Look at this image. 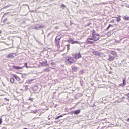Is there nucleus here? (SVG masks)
Instances as JSON below:
<instances>
[{"mask_svg":"<svg viewBox=\"0 0 129 129\" xmlns=\"http://www.w3.org/2000/svg\"><path fill=\"white\" fill-rule=\"evenodd\" d=\"M92 35V36L88 38L87 39V42L90 44L93 43L94 41L97 40L100 37L98 34L94 32L93 33Z\"/></svg>","mask_w":129,"mask_h":129,"instance_id":"obj_1","label":"nucleus"},{"mask_svg":"<svg viewBox=\"0 0 129 129\" xmlns=\"http://www.w3.org/2000/svg\"><path fill=\"white\" fill-rule=\"evenodd\" d=\"M61 38V37L60 36V35H59L56 37L55 39V43L58 47L59 46V43L60 42V40Z\"/></svg>","mask_w":129,"mask_h":129,"instance_id":"obj_2","label":"nucleus"},{"mask_svg":"<svg viewBox=\"0 0 129 129\" xmlns=\"http://www.w3.org/2000/svg\"><path fill=\"white\" fill-rule=\"evenodd\" d=\"M66 60L70 63H73L74 62V60L70 57L67 56L66 57Z\"/></svg>","mask_w":129,"mask_h":129,"instance_id":"obj_3","label":"nucleus"},{"mask_svg":"<svg viewBox=\"0 0 129 129\" xmlns=\"http://www.w3.org/2000/svg\"><path fill=\"white\" fill-rule=\"evenodd\" d=\"M16 56L15 53H12L8 54L7 56V58H12Z\"/></svg>","mask_w":129,"mask_h":129,"instance_id":"obj_4","label":"nucleus"},{"mask_svg":"<svg viewBox=\"0 0 129 129\" xmlns=\"http://www.w3.org/2000/svg\"><path fill=\"white\" fill-rule=\"evenodd\" d=\"M73 57L74 58L76 59H78L81 57V55L79 54L73 55Z\"/></svg>","mask_w":129,"mask_h":129,"instance_id":"obj_5","label":"nucleus"},{"mask_svg":"<svg viewBox=\"0 0 129 129\" xmlns=\"http://www.w3.org/2000/svg\"><path fill=\"white\" fill-rule=\"evenodd\" d=\"M114 58V57L111 56L110 55H108V57L107 59L109 61H110L113 60Z\"/></svg>","mask_w":129,"mask_h":129,"instance_id":"obj_6","label":"nucleus"},{"mask_svg":"<svg viewBox=\"0 0 129 129\" xmlns=\"http://www.w3.org/2000/svg\"><path fill=\"white\" fill-rule=\"evenodd\" d=\"M80 112V110H76L74 111H72L71 112V114H78Z\"/></svg>","mask_w":129,"mask_h":129,"instance_id":"obj_7","label":"nucleus"},{"mask_svg":"<svg viewBox=\"0 0 129 129\" xmlns=\"http://www.w3.org/2000/svg\"><path fill=\"white\" fill-rule=\"evenodd\" d=\"M13 67L15 69H22L23 67H20L18 66H13Z\"/></svg>","mask_w":129,"mask_h":129,"instance_id":"obj_8","label":"nucleus"},{"mask_svg":"<svg viewBox=\"0 0 129 129\" xmlns=\"http://www.w3.org/2000/svg\"><path fill=\"white\" fill-rule=\"evenodd\" d=\"M94 54L98 56H101L102 54L101 53L97 51H95Z\"/></svg>","mask_w":129,"mask_h":129,"instance_id":"obj_9","label":"nucleus"},{"mask_svg":"<svg viewBox=\"0 0 129 129\" xmlns=\"http://www.w3.org/2000/svg\"><path fill=\"white\" fill-rule=\"evenodd\" d=\"M123 83L121 84V85L122 86H124L126 84V82H125V78H123Z\"/></svg>","mask_w":129,"mask_h":129,"instance_id":"obj_10","label":"nucleus"},{"mask_svg":"<svg viewBox=\"0 0 129 129\" xmlns=\"http://www.w3.org/2000/svg\"><path fill=\"white\" fill-rule=\"evenodd\" d=\"M73 41L72 38H70L68 40V42L72 44L73 43Z\"/></svg>","mask_w":129,"mask_h":129,"instance_id":"obj_11","label":"nucleus"},{"mask_svg":"<svg viewBox=\"0 0 129 129\" xmlns=\"http://www.w3.org/2000/svg\"><path fill=\"white\" fill-rule=\"evenodd\" d=\"M50 68H47L45 69L44 70V71H46V72H48L50 70Z\"/></svg>","mask_w":129,"mask_h":129,"instance_id":"obj_12","label":"nucleus"},{"mask_svg":"<svg viewBox=\"0 0 129 129\" xmlns=\"http://www.w3.org/2000/svg\"><path fill=\"white\" fill-rule=\"evenodd\" d=\"M42 27V26H36V27L35 28L37 30L39 29L40 28H41Z\"/></svg>","mask_w":129,"mask_h":129,"instance_id":"obj_13","label":"nucleus"},{"mask_svg":"<svg viewBox=\"0 0 129 129\" xmlns=\"http://www.w3.org/2000/svg\"><path fill=\"white\" fill-rule=\"evenodd\" d=\"M33 80V79L28 80L27 81V82L28 83L30 84L31 83V81Z\"/></svg>","mask_w":129,"mask_h":129,"instance_id":"obj_14","label":"nucleus"},{"mask_svg":"<svg viewBox=\"0 0 129 129\" xmlns=\"http://www.w3.org/2000/svg\"><path fill=\"white\" fill-rule=\"evenodd\" d=\"M10 81L11 82L13 83L14 81V79L13 78H11L10 79Z\"/></svg>","mask_w":129,"mask_h":129,"instance_id":"obj_15","label":"nucleus"},{"mask_svg":"<svg viewBox=\"0 0 129 129\" xmlns=\"http://www.w3.org/2000/svg\"><path fill=\"white\" fill-rule=\"evenodd\" d=\"M76 43L80 44V43L78 41H73V43L72 44H74Z\"/></svg>","mask_w":129,"mask_h":129,"instance_id":"obj_16","label":"nucleus"},{"mask_svg":"<svg viewBox=\"0 0 129 129\" xmlns=\"http://www.w3.org/2000/svg\"><path fill=\"white\" fill-rule=\"evenodd\" d=\"M72 70H74V71H76L77 69L76 68L74 67H73L72 68Z\"/></svg>","mask_w":129,"mask_h":129,"instance_id":"obj_17","label":"nucleus"},{"mask_svg":"<svg viewBox=\"0 0 129 129\" xmlns=\"http://www.w3.org/2000/svg\"><path fill=\"white\" fill-rule=\"evenodd\" d=\"M67 49H68V50H69L70 49V44H68L67 45Z\"/></svg>","mask_w":129,"mask_h":129,"instance_id":"obj_18","label":"nucleus"},{"mask_svg":"<svg viewBox=\"0 0 129 129\" xmlns=\"http://www.w3.org/2000/svg\"><path fill=\"white\" fill-rule=\"evenodd\" d=\"M112 25H111L110 24H109V26H108V27L106 29L108 30L109 29V28L111 26H112Z\"/></svg>","mask_w":129,"mask_h":129,"instance_id":"obj_19","label":"nucleus"},{"mask_svg":"<svg viewBox=\"0 0 129 129\" xmlns=\"http://www.w3.org/2000/svg\"><path fill=\"white\" fill-rule=\"evenodd\" d=\"M37 111V110H36L35 111H31V112L32 113H36Z\"/></svg>","mask_w":129,"mask_h":129,"instance_id":"obj_20","label":"nucleus"},{"mask_svg":"<svg viewBox=\"0 0 129 129\" xmlns=\"http://www.w3.org/2000/svg\"><path fill=\"white\" fill-rule=\"evenodd\" d=\"M14 76H15V77L16 79L17 80L18 79H19V77H18V76H17L15 75Z\"/></svg>","mask_w":129,"mask_h":129,"instance_id":"obj_21","label":"nucleus"},{"mask_svg":"<svg viewBox=\"0 0 129 129\" xmlns=\"http://www.w3.org/2000/svg\"><path fill=\"white\" fill-rule=\"evenodd\" d=\"M117 21L118 22H119V21H120L121 20V19L120 18H117Z\"/></svg>","mask_w":129,"mask_h":129,"instance_id":"obj_22","label":"nucleus"},{"mask_svg":"<svg viewBox=\"0 0 129 129\" xmlns=\"http://www.w3.org/2000/svg\"><path fill=\"white\" fill-rule=\"evenodd\" d=\"M83 73V71H80V72H79L80 74H81Z\"/></svg>","mask_w":129,"mask_h":129,"instance_id":"obj_23","label":"nucleus"},{"mask_svg":"<svg viewBox=\"0 0 129 129\" xmlns=\"http://www.w3.org/2000/svg\"><path fill=\"white\" fill-rule=\"evenodd\" d=\"M25 65L26 67L27 68H28V67L27 66V63H25Z\"/></svg>","mask_w":129,"mask_h":129,"instance_id":"obj_24","label":"nucleus"},{"mask_svg":"<svg viewBox=\"0 0 129 129\" xmlns=\"http://www.w3.org/2000/svg\"><path fill=\"white\" fill-rule=\"evenodd\" d=\"M33 98H30L29 99V100L30 101H33Z\"/></svg>","mask_w":129,"mask_h":129,"instance_id":"obj_25","label":"nucleus"},{"mask_svg":"<svg viewBox=\"0 0 129 129\" xmlns=\"http://www.w3.org/2000/svg\"><path fill=\"white\" fill-rule=\"evenodd\" d=\"M2 122V120L1 118L0 119V124H1Z\"/></svg>","mask_w":129,"mask_h":129,"instance_id":"obj_26","label":"nucleus"},{"mask_svg":"<svg viewBox=\"0 0 129 129\" xmlns=\"http://www.w3.org/2000/svg\"><path fill=\"white\" fill-rule=\"evenodd\" d=\"M46 64H45V63L44 62L43 63H42V66H46Z\"/></svg>","mask_w":129,"mask_h":129,"instance_id":"obj_27","label":"nucleus"},{"mask_svg":"<svg viewBox=\"0 0 129 129\" xmlns=\"http://www.w3.org/2000/svg\"><path fill=\"white\" fill-rule=\"evenodd\" d=\"M28 89L27 86H26L25 87V90H26Z\"/></svg>","mask_w":129,"mask_h":129,"instance_id":"obj_28","label":"nucleus"},{"mask_svg":"<svg viewBox=\"0 0 129 129\" xmlns=\"http://www.w3.org/2000/svg\"><path fill=\"white\" fill-rule=\"evenodd\" d=\"M60 117L59 116H58L56 118V119H59Z\"/></svg>","mask_w":129,"mask_h":129,"instance_id":"obj_29","label":"nucleus"},{"mask_svg":"<svg viewBox=\"0 0 129 129\" xmlns=\"http://www.w3.org/2000/svg\"><path fill=\"white\" fill-rule=\"evenodd\" d=\"M7 18H5V20H4V21H4V22H5V21H7Z\"/></svg>","mask_w":129,"mask_h":129,"instance_id":"obj_30","label":"nucleus"},{"mask_svg":"<svg viewBox=\"0 0 129 129\" xmlns=\"http://www.w3.org/2000/svg\"><path fill=\"white\" fill-rule=\"evenodd\" d=\"M126 16H124V17L126 19H127V20H128V18H127H127H126Z\"/></svg>","mask_w":129,"mask_h":129,"instance_id":"obj_31","label":"nucleus"},{"mask_svg":"<svg viewBox=\"0 0 129 129\" xmlns=\"http://www.w3.org/2000/svg\"><path fill=\"white\" fill-rule=\"evenodd\" d=\"M51 64L52 65H54V63H53V62H52L51 63Z\"/></svg>","mask_w":129,"mask_h":129,"instance_id":"obj_32","label":"nucleus"},{"mask_svg":"<svg viewBox=\"0 0 129 129\" xmlns=\"http://www.w3.org/2000/svg\"><path fill=\"white\" fill-rule=\"evenodd\" d=\"M62 7H65V5H63H63H62Z\"/></svg>","mask_w":129,"mask_h":129,"instance_id":"obj_33","label":"nucleus"},{"mask_svg":"<svg viewBox=\"0 0 129 129\" xmlns=\"http://www.w3.org/2000/svg\"><path fill=\"white\" fill-rule=\"evenodd\" d=\"M127 96L129 98V93L127 94Z\"/></svg>","mask_w":129,"mask_h":129,"instance_id":"obj_34","label":"nucleus"},{"mask_svg":"<svg viewBox=\"0 0 129 129\" xmlns=\"http://www.w3.org/2000/svg\"><path fill=\"white\" fill-rule=\"evenodd\" d=\"M127 121L129 122V118H128V119H127Z\"/></svg>","mask_w":129,"mask_h":129,"instance_id":"obj_35","label":"nucleus"},{"mask_svg":"<svg viewBox=\"0 0 129 129\" xmlns=\"http://www.w3.org/2000/svg\"><path fill=\"white\" fill-rule=\"evenodd\" d=\"M127 7L129 8V5H127Z\"/></svg>","mask_w":129,"mask_h":129,"instance_id":"obj_36","label":"nucleus"},{"mask_svg":"<svg viewBox=\"0 0 129 129\" xmlns=\"http://www.w3.org/2000/svg\"><path fill=\"white\" fill-rule=\"evenodd\" d=\"M59 116L60 117H62V115H60Z\"/></svg>","mask_w":129,"mask_h":129,"instance_id":"obj_37","label":"nucleus"},{"mask_svg":"<svg viewBox=\"0 0 129 129\" xmlns=\"http://www.w3.org/2000/svg\"><path fill=\"white\" fill-rule=\"evenodd\" d=\"M1 30H0V34H1Z\"/></svg>","mask_w":129,"mask_h":129,"instance_id":"obj_38","label":"nucleus"},{"mask_svg":"<svg viewBox=\"0 0 129 129\" xmlns=\"http://www.w3.org/2000/svg\"><path fill=\"white\" fill-rule=\"evenodd\" d=\"M24 129H27L26 128H24Z\"/></svg>","mask_w":129,"mask_h":129,"instance_id":"obj_39","label":"nucleus"},{"mask_svg":"<svg viewBox=\"0 0 129 129\" xmlns=\"http://www.w3.org/2000/svg\"><path fill=\"white\" fill-rule=\"evenodd\" d=\"M123 99L124 98V97H123Z\"/></svg>","mask_w":129,"mask_h":129,"instance_id":"obj_40","label":"nucleus"},{"mask_svg":"<svg viewBox=\"0 0 129 129\" xmlns=\"http://www.w3.org/2000/svg\"><path fill=\"white\" fill-rule=\"evenodd\" d=\"M35 87H37V86H35Z\"/></svg>","mask_w":129,"mask_h":129,"instance_id":"obj_41","label":"nucleus"},{"mask_svg":"<svg viewBox=\"0 0 129 129\" xmlns=\"http://www.w3.org/2000/svg\"><path fill=\"white\" fill-rule=\"evenodd\" d=\"M46 63L47 62V61H46Z\"/></svg>","mask_w":129,"mask_h":129,"instance_id":"obj_42","label":"nucleus"},{"mask_svg":"<svg viewBox=\"0 0 129 129\" xmlns=\"http://www.w3.org/2000/svg\"><path fill=\"white\" fill-rule=\"evenodd\" d=\"M128 90H129V89Z\"/></svg>","mask_w":129,"mask_h":129,"instance_id":"obj_43","label":"nucleus"}]
</instances>
